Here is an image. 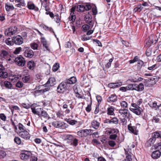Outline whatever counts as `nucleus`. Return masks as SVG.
I'll return each instance as SVG.
<instances>
[{
    "label": "nucleus",
    "mask_w": 161,
    "mask_h": 161,
    "mask_svg": "<svg viewBox=\"0 0 161 161\" xmlns=\"http://www.w3.org/2000/svg\"><path fill=\"white\" fill-rule=\"evenodd\" d=\"M11 57L9 52L4 50L0 51V59L1 60L9 62L11 60Z\"/></svg>",
    "instance_id": "nucleus-1"
},
{
    "label": "nucleus",
    "mask_w": 161,
    "mask_h": 161,
    "mask_svg": "<svg viewBox=\"0 0 161 161\" xmlns=\"http://www.w3.org/2000/svg\"><path fill=\"white\" fill-rule=\"evenodd\" d=\"M132 108H130V110L137 115H140L142 112V109L135 103H132Z\"/></svg>",
    "instance_id": "nucleus-2"
},
{
    "label": "nucleus",
    "mask_w": 161,
    "mask_h": 161,
    "mask_svg": "<svg viewBox=\"0 0 161 161\" xmlns=\"http://www.w3.org/2000/svg\"><path fill=\"white\" fill-rule=\"evenodd\" d=\"M69 88V86L64 81L60 84L57 87V91L58 92L63 93L68 89Z\"/></svg>",
    "instance_id": "nucleus-3"
},
{
    "label": "nucleus",
    "mask_w": 161,
    "mask_h": 161,
    "mask_svg": "<svg viewBox=\"0 0 161 161\" xmlns=\"http://www.w3.org/2000/svg\"><path fill=\"white\" fill-rule=\"evenodd\" d=\"M17 28L14 26H11L8 29H6L4 32L5 34L8 36H11L15 34L17 31Z\"/></svg>",
    "instance_id": "nucleus-4"
},
{
    "label": "nucleus",
    "mask_w": 161,
    "mask_h": 161,
    "mask_svg": "<svg viewBox=\"0 0 161 161\" xmlns=\"http://www.w3.org/2000/svg\"><path fill=\"white\" fill-rule=\"evenodd\" d=\"M118 112L119 114V116L123 118L128 119L130 117V114L129 111L125 108L119 110Z\"/></svg>",
    "instance_id": "nucleus-5"
},
{
    "label": "nucleus",
    "mask_w": 161,
    "mask_h": 161,
    "mask_svg": "<svg viewBox=\"0 0 161 161\" xmlns=\"http://www.w3.org/2000/svg\"><path fill=\"white\" fill-rule=\"evenodd\" d=\"M15 61L18 65L21 67L24 66L26 63L25 58L22 56H19L15 58Z\"/></svg>",
    "instance_id": "nucleus-6"
},
{
    "label": "nucleus",
    "mask_w": 161,
    "mask_h": 161,
    "mask_svg": "<svg viewBox=\"0 0 161 161\" xmlns=\"http://www.w3.org/2000/svg\"><path fill=\"white\" fill-rule=\"evenodd\" d=\"M91 6L89 4L85 5H80L77 6V9L78 11L84 12L85 10L88 11L91 8Z\"/></svg>",
    "instance_id": "nucleus-7"
},
{
    "label": "nucleus",
    "mask_w": 161,
    "mask_h": 161,
    "mask_svg": "<svg viewBox=\"0 0 161 161\" xmlns=\"http://www.w3.org/2000/svg\"><path fill=\"white\" fill-rule=\"evenodd\" d=\"M41 42L43 45L44 51H47L49 53L51 51L49 44L44 37L41 38Z\"/></svg>",
    "instance_id": "nucleus-8"
},
{
    "label": "nucleus",
    "mask_w": 161,
    "mask_h": 161,
    "mask_svg": "<svg viewBox=\"0 0 161 161\" xmlns=\"http://www.w3.org/2000/svg\"><path fill=\"white\" fill-rule=\"evenodd\" d=\"M19 135L21 137L25 140L29 139L31 136L29 132L26 130L23 131H20L19 132Z\"/></svg>",
    "instance_id": "nucleus-9"
},
{
    "label": "nucleus",
    "mask_w": 161,
    "mask_h": 161,
    "mask_svg": "<svg viewBox=\"0 0 161 161\" xmlns=\"http://www.w3.org/2000/svg\"><path fill=\"white\" fill-rule=\"evenodd\" d=\"M12 40L15 44L18 45L22 44L23 42L22 38L19 36L13 37Z\"/></svg>",
    "instance_id": "nucleus-10"
},
{
    "label": "nucleus",
    "mask_w": 161,
    "mask_h": 161,
    "mask_svg": "<svg viewBox=\"0 0 161 161\" xmlns=\"http://www.w3.org/2000/svg\"><path fill=\"white\" fill-rule=\"evenodd\" d=\"M119 132V130L117 129H112L109 131V134H112L110 136L109 138L110 139L115 140L117 138V136L116 134Z\"/></svg>",
    "instance_id": "nucleus-11"
},
{
    "label": "nucleus",
    "mask_w": 161,
    "mask_h": 161,
    "mask_svg": "<svg viewBox=\"0 0 161 161\" xmlns=\"http://www.w3.org/2000/svg\"><path fill=\"white\" fill-rule=\"evenodd\" d=\"M56 84V80L54 78L51 77L49 78L47 82L44 85L45 86H52Z\"/></svg>",
    "instance_id": "nucleus-12"
},
{
    "label": "nucleus",
    "mask_w": 161,
    "mask_h": 161,
    "mask_svg": "<svg viewBox=\"0 0 161 161\" xmlns=\"http://www.w3.org/2000/svg\"><path fill=\"white\" fill-rule=\"evenodd\" d=\"M24 54L26 57L31 58L34 56V52L30 48L26 49L24 53Z\"/></svg>",
    "instance_id": "nucleus-13"
},
{
    "label": "nucleus",
    "mask_w": 161,
    "mask_h": 161,
    "mask_svg": "<svg viewBox=\"0 0 161 161\" xmlns=\"http://www.w3.org/2000/svg\"><path fill=\"white\" fill-rule=\"evenodd\" d=\"M85 19L87 23L89 24L90 25L92 26L93 25V23L92 20V16L89 14V13L86 15Z\"/></svg>",
    "instance_id": "nucleus-14"
},
{
    "label": "nucleus",
    "mask_w": 161,
    "mask_h": 161,
    "mask_svg": "<svg viewBox=\"0 0 161 161\" xmlns=\"http://www.w3.org/2000/svg\"><path fill=\"white\" fill-rule=\"evenodd\" d=\"M127 127L128 130L130 132L135 135H137L138 131L136 130V126H133L131 124H130L128 125Z\"/></svg>",
    "instance_id": "nucleus-15"
},
{
    "label": "nucleus",
    "mask_w": 161,
    "mask_h": 161,
    "mask_svg": "<svg viewBox=\"0 0 161 161\" xmlns=\"http://www.w3.org/2000/svg\"><path fill=\"white\" fill-rule=\"evenodd\" d=\"M31 154L30 152L25 151V153H21L20 154V157L22 160H26L29 158Z\"/></svg>",
    "instance_id": "nucleus-16"
},
{
    "label": "nucleus",
    "mask_w": 161,
    "mask_h": 161,
    "mask_svg": "<svg viewBox=\"0 0 161 161\" xmlns=\"http://www.w3.org/2000/svg\"><path fill=\"white\" fill-rule=\"evenodd\" d=\"M148 104L150 107L154 108L155 110L158 108L161 105V104L158 105L157 103L155 101H151L148 103Z\"/></svg>",
    "instance_id": "nucleus-17"
},
{
    "label": "nucleus",
    "mask_w": 161,
    "mask_h": 161,
    "mask_svg": "<svg viewBox=\"0 0 161 161\" xmlns=\"http://www.w3.org/2000/svg\"><path fill=\"white\" fill-rule=\"evenodd\" d=\"M42 3V7L45 8L46 12H47L49 10L48 7L49 5V2L47 0H41V1Z\"/></svg>",
    "instance_id": "nucleus-18"
},
{
    "label": "nucleus",
    "mask_w": 161,
    "mask_h": 161,
    "mask_svg": "<svg viewBox=\"0 0 161 161\" xmlns=\"http://www.w3.org/2000/svg\"><path fill=\"white\" fill-rule=\"evenodd\" d=\"M53 126L56 128H63L64 124L63 123L59 121H54L52 123Z\"/></svg>",
    "instance_id": "nucleus-19"
},
{
    "label": "nucleus",
    "mask_w": 161,
    "mask_h": 161,
    "mask_svg": "<svg viewBox=\"0 0 161 161\" xmlns=\"http://www.w3.org/2000/svg\"><path fill=\"white\" fill-rule=\"evenodd\" d=\"M27 7L29 9L34 10L36 11H37L39 10L38 8L34 4L31 2H28Z\"/></svg>",
    "instance_id": "nucleus-20"
},
{
    "label": "nucleus",
    "mask_w": 161,
    "mask_h": 161,
    "mask_svg": "<svg viewBox=\"0 0 161 161\" xmlns=\"http://www.w3.org/2000/svg\"><path fill=\"white\" fill-rule=\"evenodd\" d=\"M65 81L68 85L69 84H72L75 83L77 81V79L75 77L73 76L65 80Z\"/></svg>",
    "instance_id": "nucleus-21"
},
{
    "label": "nucleus",
    "mask_w": 161,
    "mask_h": 161,
    "mask_svg": "<svg viewBox=\"0 0 161 161\" xmlns=\"http://www.w3.org/2000/svg\"><path fill=\"white\" fill-rule=\"evenodd\" d=\"M134 87H135L134 90L138 91H142L144 89L143 84L142 83H140L139 85L135 84Z\"/></svg>",
    "instance_id": "nucleus-22"
},
{
    "label": "nucleus",
    "mask_w": 161,
    "mask_h": 161,
    "mask_svg": "<svg viewBox=\"0 0 161 161\" xmlns=\"http://www.w3.org/2000/svg\"><path fill=\"white\" fill-rule=\"evenodd\" d=\"M161 153L158 150L154 151L152 154V157L154 159H157L160 157Z\"/></svg>",
    "instance_id": "nucleus-23"
},
{
    "label": "nucleus",
    "mask_w": 161,
    "mask_h": 161,
    "mask_svg": "<svg viewBox=\"0 0 161 161\" xmlns=\"http://www.w3.org/2000/svg\"><path fill=\"white\" fill-rule=\"evenodd\" d=\"M122 83L121 82H117L115 83H111L108 84V87L111 88H115L118 87L122 85Z\"/></svg>",
    "instance_id": "nucleus-24"
},
{
    "label": "nucleus",
    "mask_w": 161,
    "mask_h": 161,
    "mask_svg": "<svg viewBox=\"0 0 161 161\" xmlns=\"http://www.w3.org/2000/svg\"><path fill=\"white\" fill-rule=\"evenodd\" d=\"M92 127L96 129H97L100 126V123L97 120H94L91 123Z\"/></svg>",
    "instance_id": "nucleus-25"
},
{
    "label": "nucleus",
    "mask_w": 161,
    "mask_h": 161,
    "mask_svg": "<svg viewBox=\"0 0 161 161\" xmlns=\"http://www.w3.org/2000/svg\"><path fill=\"white\" fill-rule=\"evenodd\" d=\"M117 97L114 94L111 95L108 98L107 101L108 102H114L117 101Z\"/></svg>",
    "instance_id": "nucleus-26"
},
{
    "label": "nucleus",
    "mask_w": 161,
    "mask_h": 161,
    "mask_svg": "<svg viewBox=\"0 0 161 161\" xmlns=\"http://www.w3.org/2000/svg\"><path fill=\"white\" fill-rule=\"evenodd\" d=\"M31 109L32 112L34 114H36L38 115L39 117H40V111L41 108H38L36 109L35 108H31Z\"/></svg>",
    "instance_id": "nucleus-27"
},
{
    "label": "nucleus",
    "mask_w": 161,
    "mask_h": 161,
    "mask_svg": "<svg viewBox=\"0 0 161 161\" xmlns=\"http://www.w3.org/2000/svg\"><path fill=\"white\" fill-rule=\"evenodd\" d=\"M75 136L70 135L68 134L65 136V139L66 140H67V142L70 143L72 140Z\"/></svg>",
    "instance_id": "nucleus-28"
},
{
    "label": "nucleus",
    "mask_w": 161,
    "mask_h": 161,
    "mask_svg": "<svg viewBox=\"0 0 161 161\" xmlns=\"http://www.w3.org/2000/svg\"><path fill=\"white\" fill-rule=\"evenodd\" d=\"M5 8L6 11L8 12L13 10L14 9V7L12 5L8 3L5 4Z\"/></svg>",
    "instance_id": "nucleus-29"
},
{
    "label": "nucleus",
    "mask_w": 161,
    "mask_h": 161,
    "mask_svg": "<svg viewBox=\"0 0 161 161\" xmlns=\"http://www.w3.org/2000/svg\"><path fill=\"white\" fill-rule=\"evenodd\" d=\"M35 66V64L33 61H30L27 64V67L30 69H33Z\"/></svg>",
    "instance_id": "nucleus-30"
},
{
    "label": "nucleus",
    "mask_w": 161,
    "mask_h": 161,
    "mask_svg": "<svg viewBox=\"0 0 161 161\" xmlns=\"http://www.w3.org/2000/svg\"><path fill=\"white\" fill-rule=\"evenodd\" d=\"M78 140L75 136L72 141L69 143L70 145L76 147L78 145Z\"/></svg>",
    "instance_id": "nucleus-31"
},
{
    "label": "nucleus",
    "mask_w": 161,
    "mask_h": 161,
    "mask_svg": "<svg viewBox=\"0 0 161 161\" xmlns=\"http://www.w3.org/2000/svg\"><path fill=\"white\" fill-rule=\"evenodd\" d=\"M152 137L155 138V140H156V138H161V132H155L152 134Z\"/></svg>",
    "instance_id": "nucleus-32"
},
{
    "label": "nucleus",
    "mask_w": 161,
    "mask_h": 161,
    "mask_svg": "<svg viewBox=\"0 0 161 161\" xmlns=\"http://www.w3.org/2000/svg\"><path fill=\"white\" fill-rule=\"evenodd\" d=\"M40 117L42 116L44 118H48L49 115L47 112L41 108L40 111Z\"/></svg>",
    "instance_id": "nucleus-33"
},
{
    "label": "nucleus",
    "mask_w": 161,
    "mask_h": 161,
    "mask_svg": "<svg viewBox=\"0 0 161 161\" xmlns=\"http://www.w3.org/2000/svg\"><path fill=\"white\" fill-rule=\"evenodd\" d=\"M114 109L112 107L108 108L107 114L108 115H114Z\"/></svg>",
    "instance_id": "nucleus-34"
},
{
    "label": "nucleus",
    "mask_w": 161,
    "mask_h": 161,
    "mask_svg": "<svg viewBox=\"0 0 161 161\" xmlns=\"http://www.w3.org/2000/svg\"><path fill=\"white\" fill-rule=\"evenodd\" d=\"M158 79L156 76L153 77L149 79V81L151 82L152 84H155L158 80Z\"/></svg>",
    "instance_id": "nucleus-35"
},
{
    "label": "nucleus",
    "mask_w": 161,
    "mask_h": 161,
    "mask_svg": "<svg viewBox=\"0 0 161 161\" xmlns=\"http://www.w3.org/2000/svg\"><path fill=\"white\" fill-rule=\"evenodd\" d=\"M65 120L69 124L71 125H74L77 123V121L74 120H71L69 119H66Z\"/></svg>",
    "instance_id": "nucleus-36"
},
{
    "label": "nucleus",
    "mask_w": 161,
    "mask_h": 161,
    "mask_svg": "<svg viewBox=\"0 0 161 161\" xmlns=\"http://www.w3.org/2000/svg\"><path fill=\"white\" fill-rule=\"evenodd\" d=\"M153 149H157V150H159L161 149V142H159L155 144L152 147Z\"/></svg>",
    "instance_id": "nucleus-37"
},
{
    "label": "nucleus",
    "mask_w": 161,
    "mask_h": 161,
    "mask_svg": "<svg viewBox=\"0 0 161 161\" xmlns=\"http://www.w3.org/2000/svg\"><path fill=\"white\" fill-rule=\"evenodd\" d=\"M30 76L29 75H24L23 76L22 78V81L25 83H27L29 80L30 79Z\"/></svg>",
    "instance_id": "nucleus-38"
},
{
    "label": "nucleus",
    "mask_w": 161,
    "mask_h": 161,
    "mask_svg": "<svg viewBox=\"0 0 161 161\" xmlns=\"http://www.w3.org/2000/svg\"><path fill=\"white\" fill-rule=\"evenodd\" d=\"M111 124L117 125L118 124L119 121L118 119L116 117H114L110 119Z\"/></svg>",
    "instance_id": "nucleus-39"
},
{
    "label": "nucleus",
    "mask_w": 161,
    "mask_h": 161,
    "mask_svg": "<svg viewBox=\"0 0 161 161\" xmlns=\"http://www.w3.org/2000/svg\"><path fill=\"white\" fill-rule=\"evenodd\" d=\"M8 76L7 72L1 71L0 72V77L2 78H6Z\"/></svg>",
    "instance_id": "nucleus-40"
},
{
    "label": "nucleus",
    "mask_w": 161,
    "mask_h": 161,
    "mask_svg": "<svg viewBox=\"0 0 161 161\" xmlns=\"http://www.w3.org/2000/svg\"><path fill=\"white\" fill-rule=\"evenodd\" d=\"M135 86V84H130L129 85H128L126 86V89H127V90H134V87Z\"/></svg>",
    "instance_id": "nucleus-41"
},
{
    "label": "nucleus",
    "mask_w": 161,
    "mask_h": 161,
    "mask_svg": "<svg viewBox=\"0 0 161 161\" xmlns=\"http://www.w3.org/2000/svg\"><path fill=\"white\" fill-rule=\"evenodd\" d=\"M59 67V64L58 63H56L53 67V71H57Z\"/></svg>",
    "instance_id": "nucleus-42"
},
{
    "label": "nucleus",
    "mask_w": 161,
    "mask_h": 161,
    "mask_svg": "<svg viewBox=\"0 0 161 161\" xmlns=\"http://www.w3.org/2000/svg\"><path fill=\"white\" fill-rule=\"evenodd\" d=\"M31 46L33 49L35 50L37 49L38 45L36 43L33 42L31 44Z\"/></svg>",
    "instance_id": "nucleus-43"
},
{
    "label": "nucleus",
    "mask_w": 161,
    "mask_h": 161,
    "mask_svg": "<svg viewBox=\"0 0 161 161\" xmlns=\"http://www.w3.org/2000/svg\"><path fill=\"white\" fill-rule=\"evenodd\" d=\"M4 84L5 87L8 88H10L12 87L11 83L7 81H5L4 82Z\"/></svg>",
    "instance_id": "nucleus-44"
},
{
    "label": "nucleus",
    "mask_w": 161,
    "mask_h": 161,
    "mask_svg": "<svg viewBox=\"0 0 161 161\" xmlns=\"http://www.w3.org/2000/svg\"><path fill=\"white\" fill-rule=\"evenodd\" d=\"M155 138L152 137V138H150L147 142V144H149V146H151L155 142Z\"/></svg>",
    "instance_id": "nucleus-45"
},
{
    "label": "nucleus",
    "mask_w": 161,
    "mask_h": 161,
    "mask_svg": "<svg viewBox=\"0 0 161 161\" xmlns=\"http://www.w3.org/2000/svg\"><path fill=\"white\" fill-rule=\"evenodd\" d=\"M6 155V153L4 151L0 150V159L3 158Z\"/></svg>",
    "instance_id": "nucleus-46"
},
{
    "label": "nucleus",
    "mask_w": 161,
    "mask_h": 161,
    "mask_svg": "<svg viewBox=\"0 0 161 161\" xmlns=\"http://www.w3.org/2000/svg\"><path fill=\"white\" fill-rule=\"evenodd\" d=\"M10 38H8L5 41L6 43L8 45H12L14 44V42L13 41L10 40Z\"/></svg>",
    "instance_id": "nucleus-47"
},
{
    "label": "nucleus",
    "mask_w": 161,
    "mask_h": 161,
    "mask_svg": "<svg viewBox=\"0 0 161 161\" xmlns=\"http://www.w3.org/2000/svg\"><path fill=\"white\" fill-rule=\"evenodd\" d=\"M90 28L89 26L88 25H84L82 27V30L84 31H86Z\"/></svg>",
    "instance_id": "nucleus-48"
},
{
    "label": "nucleus",
    "mask_w": 161,
    "mask_h": 161,
    "mask_svg": "<svg viewBox=\"0 0 161 161\" xmlns=\"http://www.w3.org/2000/svg\"><path fill=\"white\" fill-rule=\"evenodd\" d=\"M137 64L138 65L137 66V69H140L142 67L144 64V62L140 60H139Z\"/></svg>",
    "instance_id": "nucleus-49"
},
{
    "label": "nucleus",
    "mask_w": 161,
    "mask_h": 161,
    "mask_svg": "<svg viewBox=\"0 0 161 161\" xmlns=\"http://www.w3.org/2000/svg\"><path fill=\"white\" fill-rule=\"evenodd\" d=\"M125 153L126 155V161L127 160V161H132V159L131 158V156L130 155H129L128 154L127 152H125Z\"/></svg>",
    "instance_id": "nucleus-50"
},
{
    "label": "nucleus",
    "mask_w": 161,
    "mask_h": 161,
    "mask_svg": "<svg viewBox=\"0 0 161 161\" xmlns=\"http://www.w3.org/2000/svg\"><path fill=\"white\" fill-rule=\"evenodd\" d=\"M18 128L19 130L20 131H23L25 130V127L21 123H19L18 125Z\"/></svg>",
    "instance_id": "nucleus-51"
},
{
    "label": "nucleus",
    "mask_w": 161,
    "mask_h": 161,
    "mask_svg": "<svg viewBox=\"0 0 161 161\" xmlns=\"http://www.w3.org/2000/svg\"><path fill=\"white\" fill-rule=\"evenodd\" d=\"M54 17L55 22L57 23H59L60 20L59 15L58 14H56L54 16Z\"/></svg>",
    "instance_id": "nucleus-52"
},
{
    "label": "nucleus",
    "mask_w": 161,
    "mask_h": 161,
    "mask_svg": "<svg viewBox=\"0 0 161 161\" xmlns=\"http://www.w3.org/2000/svg\"><path fill=\"white\" fill-rule=\"evenodd\" d=\"M14 141L18 144H20L21 143V140L18 137H15L14 138Z\"/></svg>",
    "instance_id": "nucleus-53"
},
{
    "label": "nucleus",
    "mask_w": 161,
    "mask_h": 161,
    "mask_svg": "<svg viewBox=\"0 0 161 161\" xmlns=\"http://www.w3.org/2000/svg\"><path fill=\"white\" fill-rule=\"evenodd\" d=\"M69 18V20L71 21L72 22L74 21L75 19V16L74 15V13L73 14H72V13H70V16Z\"/></svg>",
    "instance_id": "nucleus-54"
},
{
    "label": "nucleus",
    "mask_w": 161,
    "mask_h": 161,
    "mask_svg": "<svg viewBox=\"0 0 161 161\" xmlns=\"http://www.w3.org/2000/svg\"><path fill=\"white\" fill-rule=\"evenodd\" d=\"M152 53V50L151 48H148L147 49L146 54L147 56H150Z\"/></svg>",
    "instance_id": "nucleus-55"
},
{
    "label": "nucleus",
    "mask_w": 161,
    "mask_h": 161,
    "mask_svg": "<svg viewBox=\"0 0 161 161\" xmlns=\"http://www.w3.org/2000/svg\"><path fill=\"white\" fill-rule=\"evenodd\" d=\"M21 49L22 48L20 47L16 48L15 49L13 52L14 53L16 54H19L21 50Z\"/></svg>",
    "instance_id": "nucleus-56"
},
{
    "label": "nucleus",
    "mask_w": 161,
    "mask_h": 161,
    "mask_svg": "<svg viewBox=\"0 0 161 161\" xmlns=\"http://www.w3.org/2000/svg\"><path fill=\"white\" fill-rule=\"evenodd\" d=\"M23 86V83L20 81H18L16 84V86L19 88H21Z\"/></svg>",
    "instance_id": "nucleus-57"
},
{
    "label": "nucleus",
    "mask_w": 161,
    "mask_h": 161,
    "mask_svg": "<svg viewBox=\"0 0 161 161\" xmlns=\"http://www.w3.org/2000/svg\"><path fill=\"white\" fill-rule=\"evenodd\" d=\"M138 58L137 56H136L133 59L130 60L129 62L130 64L133 63L136 61H138Z\"/></svg>",
    "instance_id": "nucleus-58"
},
{
    "label": "nucleus",
    "mask_w": 161,
    "mask_h": 161,
    "mask_svg": "<svg viewBox=\"0 0 161 161\" xmlns=\"http://www.w3.org/2000/svg\"><path fill=\"white\" fill-rule=\"evenodd\" d=\"M156 64H154L151 66H148L147 69L149 70L152 71L155 70L156 69Z\"/></svg>",
    "instance_id": "nucleus-59"
},
{
    "label": "nucleus",
    "mask_w": 161,
    "mask_h": 161,
    "mask_svg": "<svg viewBox=\"0 0 161 161\" xmlns=\"http://www.w3.org/2000/svg\"><path fill=\"white\" fill-rule=\"evenodd\" d=\"M120 106L122 108H126L127 107V103L125 101H123L120 103Z\"/></svg>",
    "instance_id": "nucleus-60"
},
{
    "label": "nucleus",
    "mask_w": 161,
    "mask_h": 161,
    "mask_svg": "<svg viewBox=\"0 0 161 161\" xmlns=\"http://www.w3.org/2000/svg\"><path fill=\"white\" fill-rule=\"evenodd\" d=\"M21 105L23 108L27 109L30 108V105L28 104H26L25 103H23L21 104Z\"/></svg>",
    "instance_id": "nucleus-61"
},
{
    "label": "nucleus",
    "mask_w": 161,
    "mask_h": 161,
    "mask_svg": "<svg viewBox=\"0 0 161 161\" xmlns=\"http://www.w3.org/2000/svg\"><path fill=\"white\" fill-rule=\"evenodd\" d=\"M142 8H141V6L140 5L138 6L137 7L135 8L134 9V11L135 12L136 11L140 12L142 10Z\"/></svg>",
    "instance_id": "nucleus-62"
},
{
    "label": "nucleus",
    "mask_w": 161,
    "mask_h": 161,
    "mask_svg": "<svg viewBox=\"0 0 161 161\" xmlns=\"http://www.w3.org/2000/svg\"><path fill=\"white\" fill-rule=\"evenodd\" d=\"M17 1L18 2H19L20 5L22 6H25V3L24 0H15Z\"/></svg>",
    "instance_id": "nucleus-63"
},
{
    "label": "nucleus",
    "mask_w": 161,
    "mask_h": 161,
    "mask_svg": "<svg viewBox=\"0 0 161 161\" xmlns=\"http://www.w3.org/2000/svg\"><path fill=\"white\" fill-rule=\"evenodd\" d=\"M151 39L150 38L149 40L146 42L145 46L147 47L150 46L152 44V43H151Z\"/></svg>",
    "instance_id": "nucleus-64"
}]
</instances>
